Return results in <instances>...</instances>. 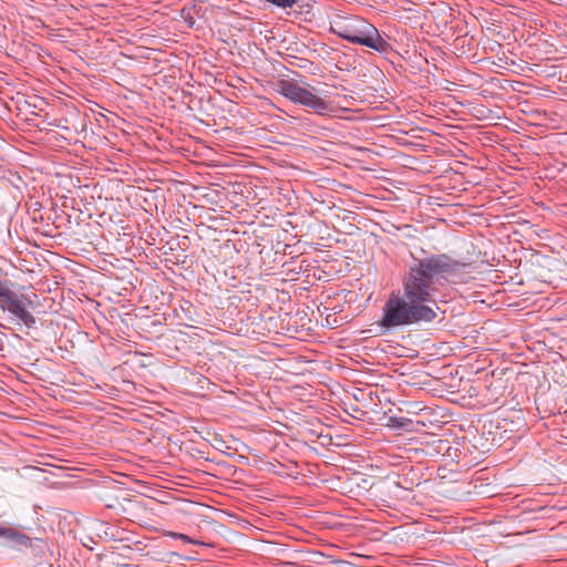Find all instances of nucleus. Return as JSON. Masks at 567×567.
<instances>
[{
    "mask_svg": "<svg viewBox=\"0 0 567 567\" xmlns=\"http://www.w3.org/2000/svg\"><path fill=\"white\" fill-rule=\"evenodd\" d=\"M0 538H3L12 546H31V538L29 536L21 533L19 529L6 524L2 532L0 533Z\"/></svg>",
    "mask_w": 567,
    "mask_h": 567,
    "instance_id": "obj_5",
    "label": "nucleus"
},
{
    "mask_svg": "<svg viewBox=\"0 0 567 567\" xmlns=\"http://www.w3.org/2000/svg\"><path fill=\"white\" fill-rule=\"evenodd\" d=\"M12 282L0 278V309L8 311L28 328H34L37 320L29 308L33 302L23 293L11 289Z\"/></svg>",
    "mask_w": 567,
    "mask_h": 567,
    "instance_id": "obj_4",
    "label": "nucleus"
},
{
    "mask_svg": "<svg viewBox=\"0 0 567 567\" xmlns=\"http://www.w3.org/2000/svg\"><path fill=\"white\" fill-rule=\"evenodd\" d=\"M4 524H0V533L2 532Z\"/></svg>",
    "mask_w": 567,
    "mask_h": 567,
    "instance_id": "obj_7",
    "label": "nucleus"
},
{
    "mask_svg": "<svg viewBox=\"0 0 567 567\" xmlns=\"http://www.w3.org/2000/svg\"><path fill=\"white\" fill-rule=\"evenodd\" d=\"M275 90L292 103L300 104L311 110L317 115L324 116L333 111L329 102L319 97L312 91L300 86L293 80H278Z\"/></svg>",
    "mask_w": 567,
    "mask_h": 567,
    "instance_id": "obj_3",
    "label": "nucleus"
},
{
    "mask_svg": "<svg viewBox=\"0 0 567 567\" xmlns=\"http://www.w3.org/2000/svg\"><path fill=\"white\" fill-rule=\"evenodd\" d=\"M171 536L175 539H182L185 543H193V540L185 534L172 533Z\"/></svg>",
    "mask_w": 567,
    "mask_h": 567,
    "instance_id": "obj_6",
    "label": "nucleus"
},
{
    "mask_svg": "<svg viewBox=\"0 0 567 567\" xmlns=\"http://www.w3.org/2000/svg\"><path fill=\"white\" fill-rule=\"evenodd\" d=\"M411 254L412 262L403 277V293H392L383 307L380 324L385 329L430 323L437 317L439 286L461 272L467 265L446 254Z\"/></svg>",
    "mask_w": 567,
    "mask_h": 567,
    "instance_id": "obj_1",
    "label": "nucleus"
},
{
    "mask_svg": "<svg viewBox=\"0 0 567 567\" xmlns=\"http://www.w3.org/2000/svg\"><path fill=\"white\" fill-rule=\"evenodd\" d=\"M331 32L352 44L364 45L380 53L391 50V44L380 35L379 30L360 17L336 20L331 23Z\"/></svg>",
    "mask_w": 567,
    "mask_h": 567,
    "instance_id": "obj_2",
    "label": "nucleus"
}]
</instances>
